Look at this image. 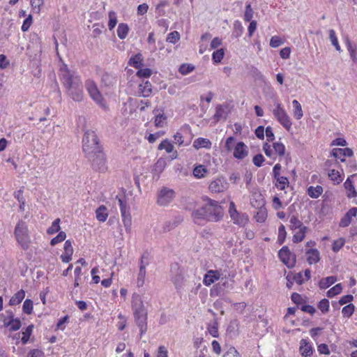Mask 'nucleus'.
<instances>
[{"label":"nucleus","instance_id":"nucleus-12","mask_svg":"<svg viewBox=\"0 0 357 357\" xmlns=\"http://www.w3.org/2000/svg\"><path fill=\"white\" fill-rule=\"evenodd\" d=\"M220 278V273L218 271H208L204 275L203 282L206 286H210Z\"/></svg>","mask_w":357,"mask_h":357},{"label":"nucleus","instance_id":"nucleus-16","mask_svg":"<svg viewBox=\"0 0 357 357\" xmlns=\"http://www.w3.org/2000/svg\"><path fill=\"white\" fill-rule=\"evenodd\" d=\"M132 308L134 312H144L143 302L139 294H135L132 296Z\"/></svg>","mask_w":357,"mask_h":357},{"label":"nucleus","instance_id":"nucleus-2","mask_svg":"<svg viewBox=\"0 0 357 357\" xmlns=\"http://www.w3.org/2000/svg\"><path fill=\"white\" fill-rule=\"evenodd\" d=\"M224 215L222 207L217 201L208 199L207 202L201 208L194 211L192 217L195 222L199 224L201 220L218 222Z\"/></svg>","mask_w":357,"mask_h":357},{"label":"nucleus","instance_id":"nucleus-50","mask_svg":"<svg viewBox=\"0 0 357 357\" xmlns=\"http://www.w3.org/2000/svg\"><path fill=\"white\" fill-rule=\"evenodd\" d=\"M146 277V269L143 268H139V273L137 278V285L140 287H142L144 284Z\"/></svg>","mask_w":357,"mask_h":357},{"label":"nucleus","instance_id":"nucleus-5","mask_svg":"<svg viewBox=\"0 0 357 357\" xmlns=\"http://www.w3.org/2000/svg\"><path fill=\"white\" fill-rule=\"evenodd\" d=\"M91 162L93 169L99 172H105L107 169L106 158L102 149L96 151L93 155H85Z\"/></svg>","mask_w":357,"mask_h":357},{"label":"nucleus","instance_id":"nucleus-22","mask_svg":"<svg viewBox=\"0 0 357 357\" xmlns=\"http://www.w3.org/2000/svg\"><path fill=\"white\" fill-rule=\"evenodd\" d=\"M143 57L142 54L138 53L135 56H132L129 61L128 64L137 69L140 68L143 66Z\"/></svg>","mask_w":357,"mask_h":357},{"label":"nucleus","instance_id":"nucleus-30","mask_svg":"<svg viewBox=\"0 0 357 357\" xmlns=\"http://www.w3.org/2000/svg\"><path fill=\"white\" fill-rule=\"evenodd\" d=\"M322 192L323 188L321 185L310 186L307 188V194L312 198H318Z\"/></svg>","mask_w":357,"mask_h":357},{"label":"nucleus","instance_id":"nucleus-53","mask_svg":"<svg viewBox=\"0 0 357 357\" xmlns=\"http://www.w3.org/2000/svg\"><path fill=\"white\" fill-rule=\"evenodd\" d=\"M273 149L275 152L280 156H282L284 155L285 152V146L283 144L280 142H275L273 143Z\"/></svg>","mask_w":357,"mask_h":357},{"label":"nucleus","instance_id":"nucleus-46","mask_svg":"<svg viewBox=\"0 0 357 357\" xmlns=\"http://www.w3.org/2000/svg\"><path fill=\"white\" fill-rule=\"evenodd\" d=\"M121 216L126 231H129L130 229V226L132 224L130 211L125 213V214H121Z\"/></svg>","mask_w":357,"mask_h":357},{"label":"nucleus","instance_id":"nucleus-40","mask_svg":"<svg viewBox=\"0 0 357 357\" xmlns=\"http://www.w3.org/2000/svg\"><path fill=\"white\" fill-rule=\"evenodd\" d=\"M329 38L332 45L335 47L337 51H341L340 46L338 43L337 38L335 35V32L333 29L329 30Z\"/></svg>","mask_w":357,"mask_h":357},{"label":"nucleus","instance_id":"nucleus-43","mask_svg":"<svg viewBox=\"0 0 357 357\" xmlns=\"http://www.w3.org/2000/svg\"><path fill=\"white\" fill-rule=\"evenodd\" d=\"M345 243V239L343 238H340L333 241L332 245V250L334 252H337L340 250V249L344 246Z\"/></svg>","mask_w":357,"mask_h":357},{"label":"nucleus","instance_id":"nucleus-47","mask_svg":"<svg viewBox=\"0 0 357 357\" xmlns=\"http://www.w3.org/2000/svg\"><path fill=\"white\" fill-rule=\"evenodd\" d=\"M276 180L277 183L275 184V186L281 190H284L286 186L289 184L288 178L285 176L278 177Z\"/></svg>","mask_w":357,"mask_h":357},{"label":"nucleus","instance_id":"nucleus-38","mask_svg":"<svg viewBox=\"0 0 357 357\" xmlns=\"http://www.w3.org/2000/svg\"><path fill=\"white\" fill-rule=\"evenodd\" d=\"M243 33V26L241 24V22L238 20H236L234 23V31L233 36L235 38L240 37Z\"/></svg>","mask_w":357,"mask_h":357},{"label":"nucleus","instance_id":"nucleus-9","mask_svg":"<svg viewBox=\"0 0 357 357\" xmlns=\"http://www.w3.org/2000/svg\"><path fill=\"white\" fill-rule=\"evenodd\" d=\"M229 186L227 179L223 176H219L210 183L208 189L212 192L219 193L226 191Z\"/></svg>","mask_w":357,"mask_h":357},{"label":"nucleus","instance_id":"nucleus-8","mask_svg":"<svg viewBox=\"0 0 357 357\" xmlns=\"http://www.w3.org/2000/svg\"><path fill=\"white\" fill-rule=\"evenodd\" d=\"M86 89L90 95V96L92 98V99L96 101L100 106L102 107L105 108L106 105L105 102V100L100 94L97 86L96 84L92 81H87L86 83Z\"/></svg>","mask_w":357,"mask_h":357},{"label":"nucleus","instance_id":"nucleus-11","mask_svg":"<svg viewBox=\"0 0 357 357\" xmlns=\"http://www.w3.org/2000/svg\"><path fill=\"white\" fill-rule=\"evenodd\" d=\"M354 152L350 148H335L332 150L331 155L337 159H340L342 162L346 161L345 157H351Z\"/></svg>","mask_w":357,"mask_h":357},{"label":"nucleus","instance_id":"nucleus-14","mask_svg":"<svg viewBox=\"0 0 357 357\" xmlns=\"http://www.w3.org/2000/svg\"><path fill=\"white\" fill-rule=\"evenodd\" d=\"M357 214V208L353 207L349 209L340 220V226L342 227H346L349 225L351 222L352 217L356 216Z\"/></svg>","mask_w":357,"mask_h":357},{"label":"nucleus","instance_id":"nucleus-10","mask_svg":"<svg viewBox=\"0 0 357 357\" xmlns=\"http://www.w3.org/2000/svg\"><path fill=\"white\" fill-rule=\"evenodd\" d=\"M135 321L139 328L140 335L142 336L147 331V315L146 312H134Z\"/></svg>","mask_w":357,"mask_h":357},{"label":"nucleus","instance_id":"nucleus-36","mask_svg":"<svg viewBox=\"0 0 357 357\" xmlns=\"http://www.w3.org/2000/svg\"><path fill=\"white\" fill-rule=\"evenodd\" d=\"M328 175L331 180L334 182V183L339 184L342 180L340 172L337 170L331 169L328 172Z\"/></svg>","mask_w":357,"mask_h":357},{"label":"nucleus","instance_id":"nucleus-35","mask_svg":"<svg viewBox=\"0 0 357 357\" xmlns=\"http://www.w3.org/2000/svg\"><path fill=\"white\" fill-rule=\"evenodd\" d=\"M183 276L180 273H176L172 277V282L175 285L176 289H178L183 287Z\"/></svg>","mask_w":357,"mask_h":357},{"label":"nucleus","instance_id":"nucleus-45","mask_svg":"<svg viewBox=\"0 0 357 357\" xmlns=\"http://www.w3.org/2000/svg\"><path fill=\"white\" fill-rule=\"evenodd\" d=\"M33 328V326L29 325L28 327H26L25 331L22 332V337L21 340L24 344L27 343V342L32 333Z\"/></svg>","mask_w":357,"mask_h":357},{"label":"nucleus","instance_id":"nucleus-52","mask_svg":"<svg viewBox=\"0 0 357 357\" xmlns=\"http://www.w3.org/2000/svg\"><path fill=\"white\" fill-rule=\"evenodd\" d=\"M354 312V305L351 303L344 306L342 310V313L345 317H350Z\"/></svg>","mask_w":357,"mask_h":357},{"label":"nucleus","instance_id":"nucleus-27","mask_svg":"<svg viewBox=\"0 0 357 357\" xmlns=\"http://www.w3.org/2000/svg\"><path fill=\"white\" fill-rule=\"evenodd\" d=\"M275 107L273 109V114L277 120L287 115L281 103L277 102L275 103Z\"/></svg>","mask_w":357,"mask_h":357},{"label":"nucleus","instance_id":"nucleus-15","mask_svg":"<svg viewBox=\"0 0 357 357\" xmlns=\"http://www.w3.org/2000/svg\"><path fill=\"white\" fill-rule=\"evenodd\" d=\"M248 155L247 146L242 142H238L234 148V156L238 159H243Z\"/></svg>","mask_w":357,"mask_h":357},{"label":"nucleus","instance_id":"nucleus-56","mask_svg":"<svg viewBox=\"0 0 357 357\" xmlns=\"http://www.w3.org/2000/svg\"><path fill=\"white\" fill-rule=\"evenodd\" d=\"M287 235V232L285 230V227L283 225H281L278 228V242L279 244H282L285 240Z\"/></svg>","mask_w":357,"mask_h":357},{"label":"nucleus","instance_id":"nucleus-58","mask_svg":"<svg viewBox=\"0 0 357 357\" xmlns=\"http://www.w3.org/2000/svg\"><path fill=\"white\" fill-rule=\"evenodd\" d=\"M66 237V233L64 231H60L56 237L53 238L51 240L50 245L54 246V245H56L57 243L63 241L65 240Z\"/></svg>","mask_w":357,"mask_h":357},{"label":"nucleus","instance_id":"nucleus-18","mask_svg":"<svg viewBox=\"0 0 357 357\" xmlns=\"http://www.w3.org/2000/svg\"><path fill=\"white\" fill-rule=\"evenodd\" d=\"M309 264L317 263L320 260V254L317 249H310L305 252Z\"/></svg>","mask_w":357,"mask_h":357},{"label":"nucleus","instance_id":"nucleus-26","mask_svg":"<svg viewBox=\"0 0 357 357\" xmlns=\"http://www.w3.org/2000/svg\"><path fill=\"white\" fill-rule=\"evenodd\" d=\"M267 218V211L266 208L263 206H260L256 214L255 215V218L258 222H264Z\"/></svg>","mask_w":357,"mask_h":357},{"label":"nucleus","instance_id":"nucleus-60","mask_svg":"<svg viewBox=\"0 0 357 357\" xmlns=\"http://www.w3.org/2000/svg\"><path fill=\"white\" fill-rule=\"evenodd\" d=\"M278 122L283 126L284 128H285L287 130H289L291 127V121L290 120V118L288 115H286L283 118H280L278 120Z\"/></svg>","mask_w":357,"mask_h":357},{"label":"nucleus","instance_id":"nucleus-54","mask_svg":"<svg viewBox=\"0 0 357 357\" xmlns=\"http://www.w3.org/2000/svg\"><path fill=\"white\" fill-rule=\"evenodd\" d=\"M23 312L27 314H30L33 311V301L30 299H26L22 306Z\"/></svg>","mask_w":357,"mask_h":357},{"label":"nucleus","instance_id":"nucleus-25","mask_svg":"<svg viewBox=\"0 0 357 357\" xmlns=\"http://www.w3.org/2000/svg\"><path fill=\"white\" fill-rule=\"evenodd\" d=\"M25 291L22 289L17 291L10 299L9 301V304L10 305H15L20 304L22 300L24 298Z\"/></svg>","mask_w":357,"mask_h":357},{"label":"nucleus","instance_id":"nucleus-41","mask_svg":"<svg viewBox=\"0 0 357 357\" xmlns=\"http://www.w3.org/2000/svg\"><path fill=\"white\" fill-rule=\"evenodd\" d=\"M114 77L109 73H105L101 78V82L106 86H111L114 84Z\"/></svg>","mask_w":357,"mask_h":357},{"label":"nucleus","instance_id":"nucleus-64","mask_svg":"<svg viewBox=\"0 0 357 357\" xmlns=\"http://www.w3.org/2000/svg\"><path fill=\"white\" fill-rule=\"evenodd\" d=\"M223 357H241L237 350L231 347L223 355Z\"/></svg>","mask_w":357,"mask_h":357},{"label":"nucleus","instance_id":"nucleus-63","mask_svg":"<svg viewBox=\"0 0 357 357\" xmlns=\"http://www.w3.org/2000/svg\"><path fill=\"white\" fill-rule=\"evenodd\" d=\"M318 308L323 313L327 312L329 310V301L326 298L322 299L318 304Z\"/></svg>","mask_w":357,"mask_h":357},{"label":"nucleus","instance_id":"nucleus-17","mask_svg":"<svg viewBox=\"0 0 357 357\" xmlns=\"http://www.w3.org/2000/svg\"><path fill=\"white\" fill-rule=\"evenodd\" d=\"M301 354L303 357H311L312 354V348L306 340L302 339L300 342L299 348Z\"/></svg>","mask_w":357,"mask_h":357},{"label":"nucleus","instance_id":"nucleus-13","mask_svg":"<svg viewBox=\"0 0 357 357\" xmlns=\"http://www.w3.org/2000/svg\"><path fill=\"white\" fill-rule=\"evenodd\" d=\"M280 260L285 264H288L291 258L295 261V255H293L287 246H283L278 252Z\"/></svg>","mask_w":357,"mask_h":357},{"label":"nucleus","instance_id":"nucleus-34","mask_svg":"<svg viewBox=\"0 0 357 357\" xmlns=\"http://www.w3.org/2000/svg\"><path fill=\"white\" fill-rule=\"evenodd\" d=\"M154 124L157 128H163L167 124V116L165 114H158L155 116Z\"/></svg>","mask_w":357,"mask_h":357},{"label":"nucleus","instance_id":"nucleus-29","mask_svg":"<svg viewBox=\"0 0 357 357\" xmlns=\"http://www.w3.org/2000/svg\"><path fill=\"white\" fill-rule=\"evenodd\" d=\"M96 218L100 222H105L107 217L108 213L107 212V208L101 205L96 211Z\"/></svg>","mask_w":357,"mask_h":357},{"label":"nucleus","instance_id":"nucleus-33","mask_svg":"<svg viewBox=\"0 0 357 357\" xmlns=\"http://www.w3.org/2000/svg\"><path fill=\"white\" fill-rule=\"evenodd\" d=\"M129 31V27L127 24L121 23L117 28V36L121 39L126 38Z\"/></svg>","mask_w":357,"mask_h":357},{"label":"nucleus","instance_id":"nucleus-20","mask_svg":"<svg viewBox=\"0 0 357 357\" xmlns=\"http://www.w3.org/2000/svg\"><path fill=\"white\" fill-rule=\"evenodd\" d=\"M344 188L347 190V195L349 198L357 196V192L353 185V182L350 177H348L344 183Z\"/></svg>","mask_w":357,"mask_h":357},{"label":"nucleus","instance_id":"nucleus-44","mask_svg":"<svg viewBox=\"0 0 357 357\" xmlns=\"http://www.w3.org/2000/svg\"><path fill=\"white\" fill-rule=\"evenodd\" d=\"M342 289V288L341 284H337L327 291V296L328 298H333V296L340 294Z\"/></svg>","mask_w":357,"mask_h":357},{"label":"nucleus","instance_id":"nucleus-6","mask_svg":"<svg viewBox=\"0 0 357 357\" xmlns=\"http://www.w3.org/2000/svg\"><path fill=\"white\" fill-rule=\"evenodd\" d=\"M229 213L233 222L239 227H244L248 222V215L246 213L238 212L234 202L229 203Z\"/></svg>","mask_w":357,"mask_h":357},{"label":"nucleus","instance_id":"nucleus-39","mask_svg":"<svg viewBox=\"0 0 357 357\" xmlns=\"http://www.w3.org/2000/svg\"><path fill=\"white\" fill-rule=\"evenodd\" d=\"M207 169L204 165H198L193 169V175L198 178H204Z\"/></svg>","mask_w":357,"mask_h":357},{"label":"nucleus","instance_id":"nucleus-55","mask_svg":"<svg viewBox=\"0 0 357 357\" xmlns=\"http://www.w3.org/2000/svg\"><path fill=\"white\" fill-rule=\"evenodd\" d=\"M254 11L251 7L250 3H248L245 6V10L244 13V20L245 22H250L253 17Z\"/></svg>","mask_w":357,"mask_h":357},{"label":"nucleus","instance_id":"nucleus-59","mask_svg":"<svg viewBox=\"0 0 357 357\" xmlns=\"http://www.w3.org/2000/svg\"><path fill=\"white\" fill-rule=\"evenodd\" d=\"M149 254L148 252H144L140 258L139 260V268H143L146 269V267L149 265Z\"/></svg>","mask_w":357,"mask_h":357},{"label":"nucleus","instance_id":"nucleus-19","mask_svg":"<svg viewBox=\"0 0 357 357\" xmlns=\"http://www.w3.org/2000/svg\"><path fill=\"white\" fill-rule=\"evenodd\" d=\"M227 109V107H224L221 105H219L216 107L215 114L213 116V119L216 122L221 120H226L228 114Z\"/></svg>","mask_w":357,"mask_h":357},{"label":"nucleus","instance_id":"nucleus-21","mask_svg":"<svg viewBox=\"0 0 357 357\" xmlns=\"http://www.w3.org/2000/svg\"><path fill=\"white\" fill-rule=\"evenodd\" d=\"M3 326L6 327H10V331H17L21 327V321L19 319H4Z\"/></svg>","mask_w":357,"mask_h":357},{"label":"nucleus","instance_id":"nucleus-31","mask_svg":"<svg viewBox=\"0 0 357 357\" xmlns=\"http://www.w3.org/2000/svg\"><path fill=\"white\" fill-rule=\"evenodd\" d=\"M298 229L299 230L297 232H296L293 236V242L295 243L301 242L304 239L305 236V233L307 230V227L305 226L303 227H301Z\"/></svg>","mask_w":357,"mask_h":357},{"label":"nucleus","instance_id":"nucleus-48","mask_svg":"<svg viewBox=\"0 0 357 357\" xmlns=\"http://www.w3.org/2000/svg\"><path fill=\"white\" fill-rule=\"evenodd\" d=\"M180 39V34L177 31H174L167 35L166 41L169 43L175 44Z\"/></svg>","mask_w":357,"mask_h":357},{"label":"nucleus","instance_id":"nucleus-4","mask_svg":"<svg viewBox=\"0 0 357 357\" xmlns=\"http://www.w3.org/2000/svg\"><path fill=\"white\" fill-rule=\"evenodd\" d=\"M15 238L22 250H26L31 243V238L26 222L19 220L17 223L15 231Z\"/></svg>","mask_w":357,"mask_h":357},{"label":"nucleus","instance_id":"nucleus-24","mask_svg":"<svg viewBox=\"0 0 357 357\" xmlns=\"http://www.w3.org/2000/svg\"><path fill=\"white\" fill-rule=\"evenodd\" d=\"M151 84L149 82H146L144 84H141L139 86V91L144 97H149L151 92H152V88H151Z\"/></svg>","mask_w":357,"mask_h":357},{"label":"nucleus","instance_id":"nucleus-57","mask_svg":"<svg viewBox=\"0 0 357 357\" xmlns=\"http://www.w3.org/2000/svg\"><path fill=\"white\" fill-rule=\"evenodd\" d=\"M109 19L108 27L109 30H112L117 23L116 13L114 11H110L109 13Z\"/></svg>","mask_w":357,"mask_h":357},{"label":"nucleus","instance_id":"nucleus-32","mask_svg":"<svg viewBox=\"0 0 357 357\" xmlns=\"http://www.w3.org/2000/svg\"><path fill=\"white\" fill-rule=\"evenodd\" d=\"M292 105L294 107V117L298 120L301 119L303 116L301 105L296 100L292 101Z\"/></svg>","mask_w":357,"mask_h":357},{"label":"nucleus","instance_id":"nucleus-42","mask_svg":"<svg viewBox=\"0 0 357 357\" xmlns=\"http://www.w3.org/2000/svg\"><path fill=\"white\" fill-rule=\"evenodd\" d=\"M158 149H165L167 153H170L173 151V145L167 140H163L158 146Z\"/></svg>","mask_w":357,"mask_h":357},{"label":"nucleus","instance_id":"nucleus-7","mask_svg":"<svg viewBox=\"0 0 357 357\" xmlns=\"http://www.w3.org/2000/svg\"><path fill=\"white\" fill-rule=\"evenodd\" d=\"M175 197V192L166 187L162 188L157 195V204L160 206L169 205Z\"/></svg>","mask_w":357,"mask_h":357},{"label":"nucleus","instance_id":"nucleus-61","mask_svg":"<svg viewBox=\"0 0 357 357\" xmlns=\"http://www.w3.org/2000/svg\"><path fill=\"white\" fill-rule=\"evenodd\" d=\"M139 70L137 72L136 75L139 77L148 78L151 74L152 71L149 68H138Z\"/></svg>","mask_w":357,"mask_h":357},{"label":"nucleus","instance_id":"nucleus-1","mask_svg":"<svg viewBox=\"0 0 357 357\" xmlns=\"http://www.w3.org/2000/svg\"><path fill=\"white\" fill-rule=\"evenodd\" d=\"M61 83L69 96L74 101L80 102L83 99V85L79 75L74 70L68 68L63 64L59 70Z\"/></svg>","mask_w":357,"mask_h":357},{"label":"nucleus","instance_id":"nucleus-51","mask_svg":"<svg viewBox=\"0 0 357 357\" xmlns=\"http://www.w3.org/2000/svg\"><path fill=\"white\" fill-rule=\"evenodd\" d=\"M60 219L57 218L56 219L52 224V226L47 229V234H54L56 232L59 231L60 229Z\"/></svg>","mask_w":357,"mask_h":357},{"label":"nucleus","instance_id":"nucleus-3","mask_svg":"<svg viewBox=\"0 0 357 357\" xmlns=\"http://www.w3.org/2000/svg\"><path fill=\"white\" fill-rule=\"evenodd\" d=\"M82 149L85 155H93L94 153L102 149L99 139L93 130H88L84 132L82 139Z\"/></svg>","mask_w":357,"mask_h":357},{"label":"nucleus","instance_id":"nucleus-62","mask_svg":"<svg viewBox=\"0 0 357 357\" xmlns=\"http://www.w3.org/2000/svg\"><path fill=\"white\" fill-rule=\"evenodd\" d=\"M284 43V41L278 36H272L270 40V46L276 48Z\"/></svg>","mask_w":357,"mask_h":357},{"label":"nucleus","instance_id":"nucleus-49","mask_svg":"<svg viewBox=\"0 0 357 357\" xmlns=\"http://www.w3.org/2000/svg\"><path fill=\"white\" fill-rule=\"evenodd\" d=\"M225 55V52L223 49H220L215 51L212 54V59L214 63H220Z\"/></svg>","mask_w":357,"mask_h":357},{"label":"nucleus","instance_id":"nucleus-28","mask_svg":"<svg viewBox=\"0 0 357 357\" xmlns=\"http://www.w3.org/2000/svg\"><path fill=\"white\" fill-rule=\"evenodd\" d=\"M211 145V142L206 138L199 137L195 140L193 143V146L196 149H199V148H209Z\"/></svg>","mask_w":357,"mask_h":357},{"label":"nucleus","instance_id":"nucleus-23","mask_svg":"<svg viewBox=\"0 0 357 357\" xmlns=\"http://www.w3.org/2000/svg\"><path fill=\"white\" fill-rule=\"evenodd\" d=\"M336 281L337 278L335 276H329L322 278L319 283V288L321 289H327L331 285L334 284Z\"/></svg>","mask_w":357,"mask_h":357},{"label":"nucleus","instance_id":"nucleus-37","mask_svg":"<svg viewBox=\"0 0 357 357\" xmlns=\"http://www.w3.org/2000/svg\"><path fill=\"white\" fill-rule=\"evenodd\" d=\"M290 222V228L291 230H295L296 229H300L301 227H305L303 222L298 219V218L295 215H292L289 220Z\"/></svg>","mask_w":357,"mask_h":357}]
</instances>
